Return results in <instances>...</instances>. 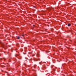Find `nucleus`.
<instances>
[{"label":"nucleus","instance_id":"obj_1","mask_svg":"<svg viewBox=\"0 0 76 76\" xmlns=\"http://www.w3.org/2000/svg\"><path fill=\"white\" fill-rule=\"evenodd\" d=\"M68 26H70V23H69V24H68Z\"/></svg>","mask_w":76,"mask_h":76},{"label":"nucleus","instance_id":"obj_2","mask_svg":"<svg viewBox=\"0 0 76 76\" xmlns=\"http://www.w3.org/2000/svg\"><path fill=\"white\" fill-rule=\"evenodd\" d=\"M17 39H20V37H17Z\"/></svg>","mask_w":76,"mask_h":76},{"label":"nucleus","instance_id":"obj_3","mask_svg":"<svg viewBox=\"0 0 76 76\" xmlns=\"http://www.w3.org/2000/svg\"><path fill=\"white\" fill-rule=\"evenodd\" d=\"M33 7H34V8H35V7H35V6H34Z\"/></svg>","mask_w":76,"mask_h":76},{"label":"nucleus","instance_id":"obj_4","mask_svg":"<svg viewBox=\"0 0 76 76\" xmlns=\"http://www.w3.org/2000/svg\"><path fill=\"white\" fill-rule=\"evenodd\" d=\"M22 36H23V35H22Z\"/></svg>","mask_w":76,"mask_h":76},{"label":"nucleus","instance_id":"obj_5","mask_svg":"<svg viewBox=\"0 0 76 76\" xmlns=\"http://www.w3.org/2000/svg\"><path fill=\"white\" fill-rule=\"evenodd\" d=\"M33 68V67H32V69Z\"/></svg>","mask_w":76,"mask_h":76},{"label":"nucleus","instance_id":"obj_6","mask_svg":"<svg viewBox=\"0 0 76 76\" xmlns=\"http://www.w3.org/2000/svg\"><path fill=\"white\" fill-rule=\"evenodd\" d=\"M33 26H34V25H33Z\"/></svg>","mask_w":76,"mask_h":76}]
</instances>
